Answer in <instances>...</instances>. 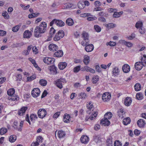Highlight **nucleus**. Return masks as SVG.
Returning <instances> with one entry per match:
<instances>
[{"label":"nucleus","mask_w":146,"mask_h":146,"mask_svg":"<svg viewBox=\"0 0 146 146\" xmlns=\"http://www.w3.org/2000/svg\"><path fill=\"white\" fill-rule=\"evenodd\" d=\"M47 24L45 22H42L38 26L36 27L34 31L35 36L36 37L41 36L40 34L44 33L46 31Z\"/></svg>","instance_id":"nucleus-1"},{"label":"nucleus","mask_w":146,"mask_h":146,"mask_svg":"<svg viewBox=\"0 0 146 146\" xmlns=\"http://www.w3.org/2000/svg\"><path fill=\"white\" fill-rule=\"evenodd\" d=\"M141 61L136 62L134 65V67L137 70H140L143 66H146V55H144L141 58Z\"/></svg>","instance_id":"nucleus-2"},{"label":"nucleus","mask_w":146,"mask_h":146,"mask_svg":"<svg viewBox=\"0 0 146 146\" xmlns=\"http://www.w3.org/2000/svg\"><path fill=\"white\" fill-rule=\"evenodd\" d=\"M82 37L83 39V40L81 42V44L84 46L89 43V36L88 34L85 31L82 32L81 34Z\"/></svg>","instance_id":"nucleus-3"},{"label":"nucleus","mask_w":146,"mask_h":146,"mask_svg":"<svg viewBox=\"0 0 146 146\" xmlns=\"http://www.w3.org/2000/svg\"><path fill=\"white\" fill-rule=\"evenodd\" d=\"M64 35V33L62 30H59L53 38L54 40L55 41H57L59 40L61 38H62Z\"/></svg>","instance_id":"nucleus-4"},{"label":"nucleus","mask_w":146,"mask_h":146,"mask_svg":"<svg viewBox=\"0 0 146 146\" xmlns=\"http://www.w3.org/2000/svg\"><path fill=\"white\" fill-rule=\"evenodd\" d=\"M46 111L44 109H40L38 111V115L40 118H43L46 115Z\"/></svg>","instance_id":"nucleus-5"},{"label":"nucleus","mask_w":146,"mask_h":146,"mask_svg":"<svg viewBox=\"0 0 146 146\" xmlns=\"http://www.w3.org/2000/svg\"><path fill=\"white\" fill-rule=\"evenodd\" d=\"M111 95L108 92L104 93L102 96V99L104 102L108 101L111 98Z\"/></svg>","instance_id":"nucleus-6"},{"label":"nucleus","mask_w":146,"mask_h":146,"mask_svg":"<svg viewBox=\"0 0 146 146\" xmlns=\"http://www.w3.org/2000/svg\"><path fill=\"white\" fill-rule=\"evenodd\" d=\"M40 93V91L38 88H35L32 90L31 95L32 96L36 98L39 95Z\"/></svg>","instance_id":"nucleus-7"},{"label":"nucleus","mask_w":146,"mask_h":146,"mask_svg":"<svg viewBox=\"0 0 146 146\" xmlns=\"http://www.w3.org/2000/svg\"><path fill=\"white\" fill-rule=\"evenodd\" d=\"M43 61L45 63L50 64L54 63L55 61V59L54 58L46 57L44 58Z\"/></svg>","instance_id":"nucleus-8"},{"label":"nucleus","mask_w":146,"mask_h":146,"mask_svg":"<svg viewBox=\"0 0 146 146\" xmlns=\"http://www.w3.org/2000/svg\"><path fill=\"white\" fill-rule=\"evenodd\" d=\"M85 46H86L85 48V49L86 51L88 52L92 51L94 49V47L93 45L92 44H87Z\"/></svg>","instance_id":"nucleus-9"},{"label":"nucleus","mask_w":146,"mask_h":146,"mask_svg":"<svg viewBox=\"0 0 146 146\" xmlns=\"http://www.w3.org/2000/svg\"><path fill=\"white\" fill-rule=\"evenodd\" d=\"M48 48L50 50L53 52L56 51L58 49V46L53 44H50L48 46Z\"/></svg>","instance_id":"nucleus-10"},{"label":"nucleus","mask_w":146,"mask_h":146,"mask_svg":"<svg viewBox=\"0 0 146 146\" xmlns=\"http://www.w3.org/2000/svg\"><path fill=\"white\" fill-rule=\"evenodd\" d=\"M28 108L27 107H23L18 111V114L19 115L22 116L25 114V113L27 110Z\"/></svg>","instance_id":"nucleus-11"},{"label":"nucleus","mask_w":146,"mask_h":146,"mask_svg":"<svg viewBox=\"0 0 146 146\" xmlns=\"http://www.w3.org/2000/svg\"><path fill=\"white\" fill-rule=\"evenodd\" d=\"M122 69L124 72L127 73L130 71V68L128 64H125L123 66Z\"/></svg>","instance_id":"nucleus-12"},{"label":"nucleus","mask_w":146,"mask_h":146,"mask_svg":"<svg viewBox=\"0 0 146 146\" xmlns=\"http://www.w3.org/2000/svg\"><path fill=\"white\" fill-rule=\"evenodd\" d=\"M89 138L86 135H82L80 138V141L82 143L86 144L89 141Z\"/></svg>","instance_id":"nucleus-13"},{"label":"nucleus","mask_w":146,"mask_h":146,"mask_svg":"<svg viewBox=\"0 0 146 146\" xmlns=\"http://www.w3.org/2000/svg\"><path fill=\"white\" fill-rule=\"evenodd\" d=\"M100 123L104 126H108L110 124V122L107 118L104 117V119H102L100 122Z\"/></svg>","instance_id":"nucleus-14"},{"label":"nucleus","mask_w":146,"mask_h":146,"mask_svg":"<svg viewBox=\"0 0 146 146\" xmlns=\"http://www.w3.org/2000/svg\"><path fill=\"white\" fill-rule=\"evenodd\" d=\"M132 102L131 98L129 97H127L125 99L124 104L126 106H129Z\"/></svg>","instance_id":"nucleus-15"},{"label":"nucleus","mask_w":146,"mask_h":146,"mask_svg":"<svg viewBox=\"0 0 146 146\" xmlns=\"http://www.w3.org/2000/svg\"><path fill=\"white\" fill-rule=\"evenodd\" d=\"M93 139L94 141L97 144H100L102 142L101 138L99 135L94 136Z\"/></svg>","instance_id":"nucleus-16"},{"label":"nucleus","mask_w":146,"mask_h":146,"mask_svg":"<svg viewBox=\"0 0 146 146\" xmlns=\"http://www.w3.org/2000/svg\"><path fill=\"white\" fill-rule=\"evenodd\" d=\"M78 96L80 99L84 100L88 96L85 92H82L79 93L78 94Z\"/></svg>","instance_id":"nucleus-17"},{"label":"nucleus","mask_w":146,"mask_h":146,"mask_svg":"<svg viewBox=\"0 0 146 146\" xmlns=\"http://www.w3.org/2000/svg\"><path fill=\"white\" fill-rule=\"evenodd\" d=\"M86 107L88 110L87 111V112L90 114L91 112L90 111L92 110L93 107L92 102H89L88 103V104H87Z\"/></svg>","instance_id":"nucleus-18"},{"label":"nucleus","mask_w":146,"mask_h":146,"mask_svg":"<svg viewBox=\"0 0 146 146\" xmlns=\"http://www.w3.org/2000/svg\"><path fill=\"white\" fill-rule=\"evenodd\" d=\"M67 65V63L66 62H60L59 63L58 67L60 69L62 70L66 67Z\"/></svg>","instance_id":"nucleus-19"},{"label":"nucleus","mask_w":146,"mask_h":146,"mask_svg":"<svg viewBox=\"0 0 146 146\" xmlns=\"http://www.w3.org/2000/svg\"><path fill=\"white\" fill-rule=\"evenodd\" d=\"M31 31L29 30L25 31L23 33V36L24 38H29L31 36Z\"/></svg>","instance_id":"nucleus-20"},{"label":"nucleus","mask_w":146,"mask_h":146,"mask_svg":"<svg viewBox=\"0 0 146 146\" xmlns=\"http://www.w3.org/2000/svg\"><path fill=\"white\" fill-rule=\"evenodd\" d=\"M63 55V52L62 50H58L54 54V57H62Z\"/></svg>","instance_id":"nucleus-21"},{"label":"nucleus","mask_w":146,"mask_h":146,"mask_svg":"<svg viewBox=\"0 0 146 146\" xmlns=\"http://www.w3.org/2000/svg\"><path fill=\"white\" fill-rule=\"evenodd\" d=\"M90 57L88 56H85L84 57L83 62L85 65H87L89 63L90 61Z\"/></svg>","instance_id":"nucleus-22"},{"label":"nucleus","mask_w":146,"mask_h":146,"mask_svg":"<svg viewBox=\"0 0 146 146\" xmlns=\"http://www.w3.org/2000/svg\"><path fill=\"white\" fill-rule=\"evenodd\" d=\"M70 116L67 113L65 114L63 117V121L65 123H69L70 121L69 120Z\"/></svg>","instance_id":"nucleus-23"},{"label":"nucleus","mask_w":146,"mask_h":146,"mask_svg":"<svg viewBox=\"0 0 146 146\" xmlns=\"http://www.w3.org/2000/svg\"><path fill=\"white\" fill-rule=\"evenodd\" d=\"M66 23L69 26H72L74 23L73 20L70 18L66 19Z\"/></svg>","instance_id":"nucleus-24"},{"label":"nucleus","mask_w":146,"mask_h":146,"mask_svg":"<svg viewBox=\"0 0 146 146\" xmlns=\"http://www.w3.org/2000/svg\"><path fill=\"white\" fill-rule=\"evenodd\" d=\"M55 24L57 26L60 27H62L65 25L64 22L62 20L56 19L55 22Z\"/></svg>","instance_id":"nucleus-25"},{"label":"nucleus","mask_w":146,"mask_h":146,"mask_svg":"<svg viewBox=\"0 0 146 146\" xmlns=\"http://www.w3.org/2000/svg\"><path fill=\"white\" fill-rule=\"evenodd\" d=\"M145 124V121L143 119H140L137 121V124L139 127L143 126Z\"/></svg>","instance_id":"nucleus-26"},{"label":"nucleus","mask_w":146,"mask_h":146,"mask_svg":"<svg viewBox=\"0 0 146 146\" xmlns=\"http://www.w3.org/2000/svg\"><path fill=\"white\" fill-rule=\"evenodd\" d=\"M66 135L64 131H59L58 132V136L60 138H62L65 136Z\"/></svg>","instance_id":"nucleus-27"},{"label":"nucleus","mask_w":146,"mask_h":146,"mask_svg":"<svg viewBox=\"0 0 146 146\" xmlns=\"http://www.w3.org/2000/svg\"><path fill=\"white\" fill-rule=\"evenodd\" d=\"M118 116H119V118L122 119L123 117V116L125 112L123 110V109H121L118 111Z\"/></svg>","instance_id":"nucleus-28"},{"label":"nucleus","mask_w":146,"mask_h":146,"mask_svg":"<svg viewBox=\"0 0 146 146\" xmlns=\"http://www.w3.org/2000/svg\"><path fill=\"white\" fill-rule=\"evenodd\" d=\"M99 78L98 76H94L92 79V82L93 84H96L99 80Z\"/></svg>","instance_id":"nucleus-29"},{"label":"nucleus","mask_w":146,"mask_h":146,"mask_svg":"<svg viewBox=\"0 0 146 146\" xmlns=\"http://www.w3.org/2000/svg\"><path fill=\"white\" fill-rule=\"evenodd\" d=\"M130 118L127 117L123 119V123L125 125H127L130 123Z\"/></svg>","instance_id":"nucleus-30"},{"label":"nucleus","mask_w":146,"mask_h":146,"mask_svg":"<svg viewBox=\"0 0 146 146\" xmlns=\"http://www.w3.org/2000/svg\"><path fill=\"white\" fill-rule=\"evenodd\" d=\"M104 25L108 29L113 28L116 26V25L113 23H109L108 24H105Z\"/></svg>","instance_id":"nucleus-31"},{"label":"nucleus","mask_w":146,"mask_h":146,"mask_svg":"<svg viewBox=\"0 0 146 146\" xmlns=\"http://www.w3.org/2000/svg\"><path fill=\"white\" fill-rule=\"evenodd\" d=\"M136 98L139 100H141L143 98L142 94L141 92L137 93L136 96Z\"/></svg>","instance_id":"nucleus-32"},{"label":"nucleus","mask_w":146,"mask_h":146,"mask_svg":"<svg viewBox=\"0 0 146 146\" xmlns=\"http://www.w3.org/2000/svg\"><path fill=\"white\" fill-rule=\"evenodd\" d=\"M17 137L15 135L10 136L9 138V141L11 142H14L16 140Z\"/></svg>","instance_id":"nucleus-33"},{"label":"nucleus","mask_w":146,"mask_h":146,"mask_svg":"<svg viewBox=\"0 0 146 146\" xmlns=\"http://www.w3.org/2000/svg\"><path fill=\"white\" fill-rule=\"evenodd\" d=\"M15 92V89L13 88L10 89L8 90L7 94L9 96H12L13 95Z\"/></svg>","instance_id":"nucleus-34"},{"label":"nucleus","mask_w":146,"mask_h":146,"mask_svg":"<svg viewBox=\"0 0 146 146\" xmlns=\"http://www.w3.org/2000/svg\"><path fill=\"white\" fill-rule=\"evenodd\" d=\"M7 131V129L5 127H2L0 129V134L2 135L5 133Z\"/></svg>","instance_id":"nucleus-35"},{"label":"nucleus","mask_w":146,"mask_h":146,"mask_svg":"<svg viewBox=\"0 0 146 146\" xmlns=\"http://www.w3.org/2000/svg\"><path fill=\"white\" fill-rule=\"evenodd\" d=\"M112 116V114L111 112H108L106 113L104 116V118L109 119H111Z\"/></svg>","instance_id":"nucleus-36"},{"label":"nucleus","mask_w":146,"mask_h":146,"mask_svg":"<svg viewBox=\"0 0 146 146\" xmlns=\"http://www.w3.org/2000/svg\"><path fill=\"white\" fill-rule=\"evenodd\" d=\"M106 145L108 146H112V141L111 138H109L107 139L106 141Z\"/></svg>","instance_id":"nucleus-37"},{"label":"nucleus","mask_w":146,"mask_h":146,"mask_svg":"<svg viewBox=\"0 0 146 146\" xmlns=\"http://www.w3.org/2000/svg\"><path fill=\"white\" fill-rule=\"evenodd\" d=\"M135 90L136 91H139L141 89V85L139 83H137L134 86Z\"/></svg>","instance_id":"nucleus-38"},{"label":"nucleus","mask_w":146,"mask_h":146,"mask_svg":"<svg viewBox=\"0 0 146 146\" xmlns=\"http://www.w3.org/2000/svg\"><path fill=\"white\" fill-rule=\"evenodd\" d=\"M29 60L33 64L34 66L36 68L39 67L38 66L37 64L36 63L35 60L31 58H29Z\"/></svg>","instance_id":"nucleus-39"},{"label":"nucleus","mask_w":146,"mask_h":146,"mask_svg":"<svg viewBox=\"0 0 146 146\" xmlns=\"http://www.w3.org/2000/svg\"><path fill=\"white\" fill-rule=\"evenodd\" d=\"M39 83L42 86H44L46 85L47 84V81L45 80L41 79L40 80L39 82Z\"/></svg>","instance_id":"nucleus-40"},{"label":"nucleus","mask_w":146,"mask_h":146,"mask_svg":"<svg viewBox=\"0 0 146 146\" xmlns=\"http://www.w3.org/2000/svg\"><path fill=\"white\" fill-rule=\"evenodd\" d=\"M78 8L80 9H82L85 7V6L83 3L79 2L77 4Z\"/></svg>","instance_id":"nucleus-41"},{"label":"nucleus","mask_w":146,"mask_h":146,"mask_svg":"<svg viewBox=\"0 0 146 146\" xmlns=\"http://www.w3.org/2000/svg\"><path fill=\"white\" fill-rule=\"evenodd\" d=\"M2 15L5 19H8L9 17V15L6 11H3L2 13Z\"/></svg>","instance_id":"nucleus-42"},{"label":"nucleus","mask_w":146,"mask_h":146,"mask_svg":"<svg viewBox=\"0 0 146 146\" xmlns=\"http://www.w3.org/2000/svg\"><path fill=\"white\" fill-rule=\"evenodd\" d=\"M30 118L31 120L33 121L35 119L37 118V117L36 114L33 113L30 115Z\"/></svg>","instance_id":"nucleus-43"},{"label":"nucleus","mask_w":146,"mask_h":146,"mask_svg":"<svg viewBox=\"0 0 146 146\" xmlns=\"http://www.w3.org/2000/svg\"><path fill=\"white\" fill-rule=\"evenodd\" d=\"M36 78V76L35 75H33L30 77H28L27 78V81H31Z\"/></svg>","instance_id":"nucleus-44"},{"label":"nucleus","mask_w":146,"mask_h":146,"mask_svg":"<svg viewBox=\"0 0 146 146\" xmlns=\"http://www.w3.org/2000/svg\"><path fill=\"white\" fill-rule=\"evenodd\" d=\"M143 26V23L141 21H138L136 23L135 25V27L137 28H139V27H141Z\"/></svg>","instance_id":"nucleus-45"},{"label":"nucleus","mask_w":146,"mask_h":146,"mask_svg":"<svg viewBox=\"0 0 146 146\" xmlns=\"http://www.w3.org/2000/svg\"><path fill=\"white\" fill-rule=\"evenodd\" d=\"M118 69L117 67H115L113 70L112 72L113 74L115 76H116L118 74Z\"/></svg>","instance_id":"nucleus-46"},{"label":"nucleus","mask_w":146,"mask_h":146,"mask_svg":"<svg viewBox=\"0 0 146 146\" xmlns=\"http://www.w3.org/2000/svg\"><path fill=\"white\" fill-rule=\"evenodd\" d=\"M81 66H78L75 67L73 69V71L75 73L78 72L80 70Z\"/></svg>","instance_id":"nucleus-47"},{"label":"nucleus","mask_w":146,"mask_h":146,"mask_svg":"<svg viewBox=\"0 0 146 146\" xmlns=\"http://www.w3.org/2000/svg\"><path fill=\"white\" fill-rule=\"evenodd\" d=\"M122 143L119 140H116L114 143V146H121Z\"/></svg>","instance_id":"nucleus-48"},{"label":"nucleus","mask_w":146,"mask_h":146,"mask_svg":"<svg viewBox=\"0 0 146 146\" xmlns=\"http://www.w3.org/2000/svg\"><path fill=\"white\" fill-rule=\"evenodd\" d=\"M56 84L57 86L60 89L62 88V83L58 80L56 82Z\"/></svg>","instance_id":"nucleus-49"},{"label":"nucleus","mask_w":146,"mask_h":146,"mask_svg":"<svg viewBox=\"0 0 146 146\" xmlns=\"http://www.w3.org/2000/svg\"><path fill=\"white\" fill-rule=\"evenodd\" d=\"M55 32L56 30L53 27H52L50 29L49 34L53 35L55 34Z\"/></svg>","instance_id":"nucleus-50"},{"label":"nucleus","mask_w":146,"mask_h":146,"mask_svg":"<svg viewBox=\"0 0 146 146\" xmlns=\"http://www.w3.org/2000/svg\"><path fill=\"white\" fill-rule=\"evenodd\" d=\"M50 70L51 71H52L55 73H57L56 68L54 66L52 65L51 66H50Z\"/></svg>","instance_id":"nucleus-51"},{"label":"nucleus","mask_w":146,"mask_h":146,"mask_svg":"<svg viewBox=\"0 0 146 146\" xmlns=\"http://www.w3.org/2000/svg\"><path fill=\"white\" fill-rule=\"evenodd\" d=\"M106 44L107 45H109L111 46H114L116 45V43L115 42L110 41L109 42H107Z\"/></svg>","instance_id":"nucleus-52"},{"label":"nucleus","mask_w":146,"mask_h":146,"mask_svg":"<svg viewBox=\"0 0 146 146\" xmlns=\"http://www.w3.org/2000/svg\"><path fill=\"white\" fill-rule=\"evenodd\" d=\"M135 36V35L134 33H132L131 35L127 37V38L128 40H131L134 38Z\"/></svg>","instance_id":"nucleus-53"},{"label":"nucleus","mask_w":146,"mask_h":146,"mask_svg":"<svg viewBox=\"0 0 146 146\" xmlns=\"http://www.w3.org/2000/svg\"><path fill=\"white\" fill-rule=\"evenodd\" d=\"M19 99V98L17 97V96H12L11 98H10V100H11V101H17V100Z\"/></svg>","instance_id":"nucleus-54"},{"label":"nucleus","mask_w":146,"mask_h":146,"mask_svg":"<svg viewBox=\"0 0 146 146\" xmlns=\"http://www.w3.org/2000/svg\"><path fill=\"white\" fill-rule=\"evenodd\" d=\"M94 28L96 31L98 32H99L101 31V28L98 25H95L94 26Z\"/></svg>","instance_id":"nucleus-55"},{"label":"nucleus","mask_w":146,"mask_h":146,"mask_svg":"<svg viewBox=\"0 0 146 146\" xmlns=\"http://www.w3.org/2000/svg\"><path fill=\"white\" fill-rule=\"evenodd\" d=\"M19 29V26L18 25H16L14 27H13L12 31L14 32L17 31Z\"/></svg>","instance_id":"nucleus-56"},{"label":"nucleus","mask_w":146,"mask_h":146,"mask_svg":"<svg viewBox=\"0 0 146 146\" xmlns=\"http://www.w3.org/2000/svg\"><path fill=\"white\" fill-rule=\"evenodd\" d=\"M94 4L96 7H99L101 5V3L98 1H96L94 2Z\"/></svg>","instance_id":"nucleus-57"},{"label":"nucleus","mask_w":146,"mask_h":146,"mask_svg":"<svg viewBox=\"0 0 146 146\" xmlns=\"http://www.w3.org/2000/svg\"><path fill=\"white\" fill-rule=\"evenodd\" d=\"M119 14L118 13V12H114V13L113 15V17L114 18H117L119 17Z\"/></svg>","instance_id":"nucleus-58"},{"label":"nucleus","mask_w":146,"mask_h":146,"mask_svg":"<svg viewBox=\"0 0 146 146\" xmlns=\"http://www.w3.org/2000/svg\"><path fill=\"white\" fill-rule=\"evenodd\" d=\"M60 112H57L55 113L53 115V117L54 118H57L60 115Z\"/></svg>","instance_id":"nucleus-59"},{"label":"nucleus","mask_w":146,"mask_h":146,"mask_svg":"<svg viewBox=\"0 0 146 146\" xmlns=\"http://www.w3.org/2000/svg\"><path fill=\"white\" fill-rule=\"evenodd\" d=\"M141 133L140 131L137 129H135L134 131V133L136 135H138Z\"/></svg>","instance_id":"nucleus-60"},{"label":"nucleus","mask_w":146,"mask_h":146,"mask_svg":"<svg viewBox=\"0 0 146 146\" xmlns=\"http://www.w3.org/2000/svg\"><path fill=\"white\" fill-rule=\"evenodd\" d=\"M98 20L101 22H105L106 21V20L104 18L102 17L98 18Z\"/></svg>","instance_id":"nucleus-61"},{"label":"nucleus","mask_w":146,"mask_h":146,"mask_svg":"<svg viewBox=\"0 0 146 146\" xmlns=\"http://www.w3.org/2000/svg\"><path fill=\"white\" fill-rule=\"evenodd\" d=\"M96 70L98 72H101V68L99 65H97L96 66Z\"/></svg>","instance_id":"nucleus-62"},{"label":"nucleus","mask_w":146,"mask_h":146,"mask_svg":"<svg viewBox=\"0 0 146 146\" xmlns=\"http://www.w3.org/2000/svg\"><path fill=\"white\" fill-rule=\"evenodd\" d=\"M145 29L143 27H141L139 29V32L141 34H143L145 33Z\"/></svg>","instance_id":"nucleus-63"},{"label":"nucleus","mask_w":146,"mask_h":146,"mask_svg":"<svg viewBox=\"0 0 146 146\" xmlns=\"http://www.w3.org/2000/svg\"><path fill=\"white\" fill-rule=\"evenodd\" d=\"M73 6V4L72 3H66V8H69Z\"/></svg>","instance_id":"nucleus-64"}]
</instances>
